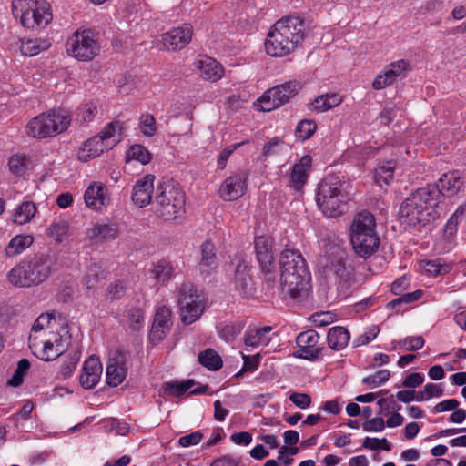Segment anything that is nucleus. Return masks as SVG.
I'll list each match as a JSON object with an SVG mask.
<instances>
[{
  "instance_id": "obj_1",
  "label": "nucleus",
  "mask_w": 466,
  "mask_h": 466,
  "mask_svg": "<svg viewBox=\"0 0 466 466\" xmlns=\"http://www.w3.org/2000/svg\"><path fill=\"white\" fill-rule=\"evenodd\" d=\"M28 343L33 354L38 359L55 360L70 346L68 324L55 313H43L33 324Z\"/></svg>"
},
{
  "instance_id": "obj_2",
  "label": "nucleus",
  "mask_w": 466,
  "mask_h": 466,
  "mask_svg": "<svg viewBox=\"0 0 466 466\" xmlns=\"http://www.w3.org/2000/svg\"><path fill=\"white\" fill-rule=\"evenodd\" d=\"M440 202V191L433 185H428L411 193L400 208V219L408 228L427 225L436 215Z\"/></svg>"
},
{
  "instance_id": "obj_3",
  "label": "nucleus",
  "mask_w": 466,
  "mask_h": 466,
  "mask_svg": "<svg viewBox=\"0 0 466 466\" xmlns=\"http://www.w3.org/2000/svg\"><path fill=\"white\" fill-rule=\"evenodd\" d=\"M306 34L304 21L297 16H289L277 21L265 39L266 53L273 57H283L302 43Z\"/></svg>"
},
{
  "instance_id": "obj_4",
  "label": "nucleus",
  "mask_w": 466,
  "mask_h": 466,
  "mask_svg": "<svg viewBox=\"0 0 466 466\" xmlns=\"http://www.w3.org/2000/svg\"><path fill=\"white\" fill-rule=\"evenodd\" d=\"M56 261L47 253H36L20 260L6 273L7 282L15 288H33L46 282L54 273Z\"/></svg>"
},
{
  "instance_id": "obj_5",
  "label": "nucleus",
  "mask_w": 466,
  "mask_h": 466,
  "mask_svg": "<svg viewBox=\"0 0 466 466\" xmlns=\"http://www.w3.org/2000/svg\"><path fill=\"white\" fill-rule=\"evenodd\" d=\"M350 199V185L339 176H327L319 184L316 203L327 217L337 218L345 213Z\"/></svg>"
},
{
  "instance_id": "obj_6",
  "label": "nucleus",
  "mask_w": 466,
  "mask_h": 466,
  "mask_svg": "<svg viewBox=\"0 0 466 466\" xmlns=\"http://www.w3.org/2000/svg\"><path fill=\"white\" fill-rule=\"evenodd\" d=\"M280 285L292 298H297L309 289L310 274L305 260L297 249L286 248L280 253Z\"/></svg>"
},
{
  "instance_id": "obj_7",
  "label": "nucleus",
  "mask_w": 466,
  "mask_h": 466,
  "mask_svg": "<svg viewBox=\"0 0 466 466\" xmlns=\"http://www.w3.org/2000/svg\"><path fill=\"white\" fill-rule=\"evenodd\" d=\"M350 243L355 253L361 258H369L380 246L373 215L362 210L357 213L350 225Z\"/></svg>"
},
{
  "instance_id": "obj_8",
  "label": "nucleus",
  "mask_w": 466,
  "mask_h": 466,
  "mask_svg": "<svg viewBox=\"0 0 466 466\" xmlns=\"http://www.w3.org/2000/svg\"><path fill=\"white\" fill-rule=\"evenodd\" d=\"M71 114L63 108L49 110L32 117L25 125V134L36 139L55 137L71 125Z\"/></svg>"
},
{
  "instance_id": "obj_9",
  "label": "nucleus",
  "mask_w": 466,
  "mask_h": 466,
  "mask_svg": "<svg viewBox=\"0 0 466 466\" xmlns=\"http://www.w3.org/2000/svg\"><path fill=\"white\" fill-rule=\"evenodd\" d=\"M11 10L24 27L32 30L46 27L53 19L50 5L46 0H12Z\"/></svg>"
},
{
  "instance_id": "obj_10",
  "label": "nucleus",
  "mask_w": 466,
  "mask_h": 466,
  "mask_svg": "<svg viewBox=\"0 0 466 466\" xmlns=\"http://www.w3.org/2000/svg\"><path fill=\"white\" fill-rule=\"evenodd\" d=\"M185 194L173 181H163L157 187L155 212L166 220H173L184 212Z\"/></svg>"
},
{
  "instance_id": "obj_11",
  "label": "nucleus",
  "mask_w": 466,
  "mask_h": 466,
  "mask_svg": "<svg viewBox=\"0 0 466 466\" xmlns=\"http://www.w3.org/2000/svg\"><path fill=\"white\" fill-rule=\"evenodd\" d=\"M177 292L181 321L185 325L194 323L205 310L207 303L205 294L191 283H183L177 288Z\"/></svg>"
},
{
  "instance_id": "obj_12",
  "label": "nucleus",
  "mask_w": 466,
  "mask_h": 466,
  "mask_svg": "<svg viewBox=\"0 0 466 466\" xmlns=\"http://www.w3.org/2000/svg\"><path fill=\"white\" fill-rule=\"evenodd\" d=\"M345 252L339 247L330 248V253L321 262L325 278L339 289H347L353 280L352 268L346 266Z\"/></svg>"
},
{
  "instance_id": "obj_13",
  "label": "nucleus",
  "mask_w": 466,
  "mask_h": 466,
  "mask_svg": "<svg viewBox=\"0 0 466 466\" xmlns=\"http://www.w3.org/2000/svg\"><path fill=\"white\" fill-rule=\"evenodd\" d=\"M66 49L70 56L88 62L98 55L100 46L90 30H76L67 38Z\"/></svg>"
},
{
  "instance_id": "obj_14",
  "label": "nucleus",
  "mask_w": 466,
  "mask_h": 466,
  "mask_svg": "<svg viewBox=\"0 0 466 466\" xmlns=\"http://www.w3.org/2000/svg\"><path fill=\"white\" fill-rule=\"evenodd\" d=\"M301 86L297 80H290L268 88L257 99L256 105L259 110L269 112L287 104L294 97Z\"/></svg>"
},
{
  "instance_id": "obj_15",
  "label": "nucleus",
  "mask_w": 466,
  "mask_h": 466,
  "mask_svg": "<svg viewBox=\"0 0 466 466\" xmlns=\"http://www.w3.org/2000/svg\"><path fill=\"white\" fill-rule=\"evenodd\" d=\"M411 70L410 62L406 59H399L385 66L375 76L371 87L374 90H382L392 86L399 78L406 77Z\"/></svg>"
},
{
  "instance_id": "obj_16",
  "label": "nucleus",
  "mask_w": 466,
  "mask_h": 466,
  "mask_svg": "<svg viewBox=\"0 0 466 466\" xmlns=\"http://www.w3.org/2000/svg\"><path fill=\"white\" fill-rule=\"evenodd\" d=\"M84 201L89 209L102 211L111 203L108 188L102 182L90 183L85 190Z\"/></svg>"
},
{
  "instance_id": "obj_17",
  "label": "nucleus",
  "mask_w": 466,
  "mask_h": 466,
  "mask_svg": "<svg viewBox=\"0 0 466 466\" xmlns=\"http://www.w3.org/2000/svg\"><path fill=\"white\" fill-rule=\"evenodd\" d=\"M193 27L189 24L174 27L161 36V46L168 51L184 48L192 39Z\"/></svg>"
},
{
  "instance_id": "obj_18",
  "label": "nucleus",
  "mask_w": 466,
  "mask_h": 466,
  "mask_svg": "<svg viewBox=\"0 0 466 466\" xmlns=\"http://www.w3.org/2000/svg\"><path fill=\"white\" fill-rule=\"evenodd\" d=\"M172 326V311L167 306H159L156 309L153 324L149 332V339L157 344L162 341L169 332Z\"/></svg>"
},
{
  "instance_id": "obj_19",
  "label": "nucleus",
  "mask_w": 466,
  "mask_h": 466,
  "mask_svg": "<svg viewBox=\"0 0 466 466\" xmlns=\"http://www.w3.org/2000/svg\"><path fill=\"white\" fill-rule=\"evenodd\" d=\"M248 175L244 172L228 177L221 184L218 195L224 201H233L244 195Z\"/></svg>"
},
{
  "instance_id": "obj_20",
  "label": "nucleus",
  "mask_w": 466,
  "mask_h": 466,
  "mask_svg": "<svg viewBox=\"0 0 466 466\" xmlns=\"http://www.w3.org/2000/svg\"><path fill=\"white\" fill-rule=\"evenodd\" d=\"M127 358L118 351L113 352L108 360L106 370V380L108 385L116 387L120 385L127 376Z\"/></svg>"
},
{
  "instance_id": "obj_21",
  "label": "nucleus",
  "mask_w": 466,
  "mask_h": 466,
  "mask_svg": "<svg viewBox=\"0 0 466 466\" xmlns=\"http://www.w3.org/2000/svg\"><path fill=\"white\" fill-rule=\"evenodd\" d=\"M195 66L199 76L205 81L216 83L225 76V68L222 64L208 56H198Z\"/></svg>"
},
{
  "instance_id": "obj_22",
  "label": "nucleus",
  "mask_w": 466,
  "mask_h": 466,
  "mask_svg": "<svg viewBox=\"0 0 466 466\" xmlns=\"http://www.w3.org/2000/svg\"><path fill=\"white\" fill-rule=\"evenodd\" d=\"M120 234L119 227L113 222H96L92 224L86 232V238L95 244L115 240Z\"/></svg>"
},
{
  "instance_id": "obj_23",
  "label": "nucleus",
  "mask_w": 466,
  "mask_h": 466,
  "mask_svg": "<svg viewBox=\"0 0 466 466\" xmlns=\"http://www.w3.org/2000/svg\"><path fill=\"white\" fill-rule=\"evenodd\" d=\"M102 370V364L99 359L90 356L83 364L79 376L80 385L86 390L93 389L99 382Z\"/></svg>"
},
{
  "instance_id": "obj_24",
  "label": "nucleus",
  "mask_w": 466,
  "mask_h": 466,
  "mask_svg": "<svg viewBox=\"0 0 466 466\" xmlns=\"http://www.w3.org/2000/svg\"><path fill=\"white\" fill-rule=\"evenodd\" d=\"M312 158L309 155L303 156L291 168L288 186L296 191L300 190L307 183L311 170Z\"/></svg>"
},
{
  "instance_id": "obj_25",
  "label": "nucleus",
  "mask_w": 466,
  "mask_h": 466,
  "mask_svg": "<svg viewBox=\"0 0 466 466\" xmlns=\"http://www.w3.org/2000/svg\"><path fill=\"white\" fill-rule=\"evenodd\" d=\"M155 176L147 174L134 185L131 198L139 208L147 206L152 200Z\"/></svg>"
},
{
  "instance_id": "obj_26",
  "label": "nucleus",
  "mask_w": 466,
  "mask_h": 466,
  "mask_svg": "<svg viewBox=\"0 0 466 466\" xmlns=\"http://www.w3.org/2000/svg\"><path fill=\"white\" fill-rule=\"evenodd\" d=\"M319 339V336L314 330L301 332L296 339L299 356L307 360L316 359L320 351L318 348Z\"/></svg>"
},
{
  "instance_id": "obj_27",
  "label": "nucleus",
  "mask_w": 466,
  "mask_h": 466,
  "mask_svg": "<svg viewBox=\"0 0 466 466\" xmlns=\"http://www.w3.org/2000/svg\"><path fill=\"white\" fill-rule=\"evenodd\" d=\"M255 248L258 260L265 272H270L274 268V256L272 253V240L264 236L255 238Z\"/></svg>"
},
{
  "instance_id": "obj_28",
  "label": "nucleus",
  "mask_w": 466,
  "mask_h": 466,
  "mask_svg": "<svg viewBox=\"0 0 466 466\" xmlns=\"http://www.w3.org/2000/svg\"><path fill=\"white\" fill-rule=\"evenodd\" d=\"M463 184L462 178L458 171H451L441 175L436 185H433L440 191L441 196L451 197L456 195Z\"/></svg>"
},
{
  "instance_id": "obj_29",
  "label": "nucleus",
  "mask_w": 466,
  "mask_h": 466,
  "mask_svg": "<svg viewBox=\"0 0 466 466\" xmlns=\"http://www.w3.org/2000/svg\"><path fill=\"white\" fill-rule=\"evenodd\" d=\"M233 285L236 291L241 297L252 295L251 279L248 270V266L244 261L238 260L235 266Z\"/></svg>"
},
{
  "instance_id": "obj_30",
  "label": "nucleus",
  "mask_w": 466,
  "mask_h": 466,
  "mask_svg": "<svg viewBox=\"0 0 466 466\" xmlns=\"http://www.w3.org/2000/svg\"><path fill=\"white\" fill-rule=\"evenodd\" d=\"M216 247L210 240H206L200 246L198 270L203 274H209L218 268Z\"/></svg>"
},
{
  "instance_id": "obj_31",
  "label": "nucleus",
  "mask_w": 466,
  "mask_h": 466,
  "mask_svg": "<svg viewBox=\"0 0 466 466\" xmlns=\"http://www.w3.org/2000/svg\"><path fill=\"white\" fill-rule=\"evenodd\" d=\"M122 124L118 121L108 123L101 132L96 136L106 150L113 148L122 140Z\"/></svg>"
},
{
  "instance_id": "obj_32",
  "label": "nucleus",
  "mask_w": 466,
  "mask_h": 466,
  "mask_svg": "<svg viewBox=\"0 0 466 466\" xmlns=\"http://www.w3.org/2000/svg\"><path fill=\"white\" fill-rule=\"evenodd\" d=\"M102 144L103 142L96 136L90 137L78 147L77 159L81 162H87L99 157L103 152L107 151Z\"/></svg>"
},
{
  "instance_id": "obj_33",
  "label": "nucleus",
  "mask_w": 466,
  "mask_h": 466,
  "mask_svg": "<svg viewBox=\"0 0 466 466\" xmlns=\"http://www.w3.org/2000/svg\"><path fill=\"white\" fill-rule=\"evenodd\" d=\"M343 101L338 93H327L314 98L308 106L310 111L323 113L339 106Z\"/></svg>"
},
{
  "instance_id": "obj_34",
  "label": "nucleus",
  "mask_w": 466,
  "mask_h": 466,
  "mask_svg": "<svg viewBox=\"0 0 466 466\" xmlns=\"http://www.w3.org/2000/svg\"><path fill=\"white\" fill-rule=\"evenodd\" d=\"M10 171L16 176H24L34 167L31 157L25 153L13 154L8 160Z\"/></svg>"
},
{
  "instance_id": "obj_35",
  "label": "nucleus",
  "mask_w": 466,
  "mask_h": 466,
  "mask_svg": "<svg viewBox=\"0 0 466 466\" xmlns=\"http://www.w3.org/2000/svg\"><path fill=\"white\" fill-rule=\"evenodd\" d=\"M350 339V332L340 326L330 328L327 336L329 346L335 350L344 349L349 344Z\"/></svg>"
},
{
  "instance_id": "obj_36",
  "label": "nucleus",
  "mask_w": 466,
  "mask_h": 466,
  "mask_svg": "<svg viewBox=\"0 0 466 466\" xmlns=\"http://www.w3.org/2000/svg\"><path fill=\"white\" fill-rule=\"evenodd\" d=\"M33 241L34 238L31 235H16L5 247V254L8 258L20 255L33 244Z\"/></svg>"
},
{
  "instance_id": "obj_37",
  "label": "nucleus",
  "mask_w": 466,
  "mask_h": 466,
  "mask_svg": "<svg viewBox=\"0 0 466 466\" xmlns=\"http://www.w3.org/2000/svg\"><path fill=\"white\" fill-rule=\"evenodd\" d=\"M420 270L430 277L445 275L451 270V264L444 262L441 258L432 260H421L419 264Z\"/></svg>"
},
{
  "instance_id": "obj_38",
  "label": "nucleus",
  "mask_w": 466,
  "mask_h": 466,
  "mask_svg": "<svg viewBox=\"0 0 466 466\" xmlns=\"http://www.w3.org/2000/svg\"><path fill=\"white\" fill-rule=\"evenodd\" d=\"M271 329H272L269 326L249 329L245 336L246 346L257 348L268 345L270 340L268 334Z\"/></svg>"
},
{
  "instance_id": "obj_39",
  "label": "nucleus",
  "mask_w": 466,
  "mask_h": 466,
  "mask_svg": "<svg viewBox=\"0 0 466 466\" xmlns=\"http://www.w3.org/2000/svg\"><path fill=\"white\" fill-rule=\"evenodd\" d=\"M50 46L51 42L48 39L30 38L22 40L20 49L25 56H34L46 51Z\"/></svg>"
},
{
  "instance_id": "obj_40",
  "label": "nucleus",
  "mask_w": 466,
  "mask_h": 466,
  "mask_svg": "<svg viewBox=\"0 0 466 466\" xmlns=\"http://www.w3.org/2000/svg\"><path fill=\"white\" fill-rule=\"evenodd\" d=\"M396 163L393 160L379 164L374 170V178L380 187L388 186L393 179Z\"/></svg>"
},
{
  "instance_id": "obj_41",
  "label": "nucleus",
  "mask_w": 466,
  "mask_h": 466,
  "mask_svg": "<svg viewBox=\"0 0 466 466\" xmlns=\"http://www.w3.org/2000/svg\"><path fill=\"white\" fill-rule=\"evenodd\" d=\"M36 207L31 201L23 202L18 206L14 214V222L18 225L28 223L35 215Z\"/></svg>"
},
{
  "instance_id": "obj_42",
  "label": "nucleus",
  "mask_w": 466,
  "mask_h": 466,
  "mask_svg": "<svg viewBox=\"0 0 466 466\" xmlns=\"http://www.w3.org/2000/svg\"><path fill=\"white\" fill-rule=\"evenodd\" d=\"M174 270V266L170 262L160 261L152 267L151 273L157 283L166 284L171 279Z\"/></svg>"
},
{
  "instance_id": "obj_43",
  "label": "nucleus",
  "mask_w": 466,
  "mask_h": 466,
  "mask_svg": "<svg viewBox=\"0 0 466 466\" xmlns=\"http://www.w3.org/2000/svg\"><path fill=\"white\" fill-rule=\"evenodd\" d=\"M69 225L64 219L53 221L46 228V235L56 242L61 243L67 238Z\"/></svg>"
},
{
  "instance_id": "obj_44",
  "label": "nucleus",
  "mask_w": 466,
  "mask_h": 466,
  "mask_svg": "<svg viewBox=\"0 0 466 466\" xmlns=\"http://www.w3.org/2000/svg\"><path fill=\"white\" fill-rule=\"evenodd\" d=\"M125 318V324L132 330H139L144 325L145 314L140 307L129 308Z\"/></svg>"
},
{
  "instance_id": "obj_45",
  "label": "nucleus",
  "mask_w": 466,
  "mask_h": 466,
  "mask_svg": "<svg viewBox=\"0 0 466 466\" xmlns=\"http://www.w3.org/2000/svg\"><path fill=\"white\" fill-rule=\"evenodd\" d=\"M198 360L207 369L217 370L222 367L220 356L212 349H208L198 355Z\"/></svg>"
},
{
  "instance_id": "obj_46",
  "label": "nucleus",
  "mask_w": 466,
  "mask_h": 466,
  "mask_svg": "<svg viewBox=\"0 0 466 466\" xmlns=\"http://www.w3.org/2000/svg\"><path fill=\"white\" fill-rule=\"evenodd\" d=\"M97 114V106L89 101L82 104L76 111V119L81 123H89L94 120Z\"/></svg>"
},
{
  "instance_id": "obj_47",
  "label": "nucleus",
  "mask_w": 466,
  "mask_h": 466,
  "mask_svg": "<svg viewBox=\"0 0 466 466\" xmlns=\"http://www.w3.org/2000/svg\"><path fill=\"white\" fill-rule=\"evenodd\" d=\"M127 160H136L143 165H147L151 160V154L141 145H133L127 152Z\"/></svg>"
},
{
  "instance_id": "obj_48",
  "label": "nucleus",
  "mask_w": 466,
  "mask_h": 466,
  "mask_svg": "<svg viewBox=\"0 0 466 466\" xmlns=\"http://www.w3.org/2000/svg\"><path fill=\"white\" fill-rule=\"evenodd\" d=\"M193 386L192 380L181 382H167L163 386L164 393L168 396L179 397Z\"/></svg>"
},
{
  "instance_id": "obj_49",
  "label": "nucleus",
  "mask_w": 466,
  "mask_h": 466,
  "mask_svg": "<svg viewBox=\"0 0 466 466\" xmlns=\"http://www.w3.org/2000/svg\"><path fill=\"white\" fill-rule=\"evenodd\" d=\"M464 211L465 208L462 206L459 207L447 221L443 230L444 236L447 238H451L455 236L459 222L462 219Z\"/></svg>"
},
{
  "instance_id": "obj_50",
  "label": "nucleus",
  "mask_w": 466,
  "mask_h": 466,
  "mask_svg": "<svg viewBox=\"0 0 466 466\" xmlns=\"http://www.w3.org/2000/svg\"><path fill=\"white\" fill-rule=\"evenodd\" d=\"M100 279L99 267L96 264H93L87 268L82 284L86 289L93 290L96 289Z\"/></svg>"
},
{
  "instance_id": "obj_51",
  "label": "nucleus",
  "mask_w": 466,
  "mask_h": 466,
  "mask_svg": "<svg viewBox=\"0 0 466 466\" xmlns=\"http://www.w3.org/2000/svg\"><path fill=\"white\" fill-rule=\"evenodd\" d=\"M443 394V389L441 384L427 383L423 390L417 394L416 401H425L434 397H441Z\"/></svg>"
},
{
  "instance_id": "obj_52",
  "label": "nucleus",
  "mask_w": 466,
  "mask_h": 466,
  "mask_svg": "<svg viewBox=\"0 0 466 466\" xmlns=\"http://www.w3.org/2000/svg\"><path fill=\"white\" fill-rule=\"evenodd\" d=\"M139 128L143 135L147 137H153L157 131L154 116L149 113H143L139 119Z\"/></svg>"
},
{
  "instance_id": "obj_53",
  "label": "nucleus",
  "mask_w": 466,
  "mask_h": 466,
  "mask_svg": "<svg viewBox=\"0 0 466 466\" xmlns=\"http://www.w3.org/2000/svg\"><path fill=\"white\" fill-rule=\"evenodd\" d=\"M317 125L314 121L305 119L300 121L296 128V135L298 138L306 140L309 138L316 131Z\"/></svg>"
},
{
  "instance_id": "obj_54",
  "label": "nucleus",
  "mask_w": 466,
  "mask_h": 466,
  "mask_svg": "<svg viewBox=\"0 0 466 466\" xmlns=\"http://www.w3.org/2000/svg\"><path fill=\"white\" fill-rule=\"evenodd\" d=\"M310 321L316 327H325L335 321V314L330 311H319L312 314Z\"/></svg>"
},
{
  "instance_id": "obj_55",
  "label": "nucleus",
  "mask_w": 466,
  "mask_h": 466,
  "mask_svg": "<svg viewBox=\"0 0 466 466\" xmlns=\"http://www.w3.org/2000/svg\"><path fill=\"white\" fill-rule=\"evenodd\" d=\"M398 346L405 350H419L424 346V339L420 336L408 337L400 339Z\"/></svg>"
},
{
  "instance_id": "obj_56",
  "label": "nucleus",
  "mask_w": 466,
  "mask_h": 466,
  "mask_svg": "<svg viewBox=\"0 0 466 466\" xmlns=\"http://www.w3.org/2000/svg\"><path fill=\"white\" fill-rule=\"evenodd\" d=\"M390 378V371L387 370H381L376 373L370 375L363 379V382L370 385L371 387H378L385 383Z\"/></svg>"
},
{
  "instance_id": "obj_57",
  "label": "nucleus",
  "mask_w": 466,
  "mask_h": 466,
  "mask_svg": "<svg viewBox=\"0 0 466 466\" xmlns=\"http://www.w3.org/2000/svg\"><path fill=\"white\" fill-rule=\"evenodd\" d=\"M126 292V287L122 281L111 283L106 289V298L110 300L121 299Z\"/></svg>"
},
{
  "instance_id": "obj_58",
  "label": "nucleus",
  "mask_w": 466,
  "mask_h": 466,
  "mask_svg": "<svg viewBox=\"0 0 466 466\" xmlns=\"http://www.w3.org/2000/svg\"><path fill=\"white\" fill-rule=\"evenodd\" d=\"M244 142L242 143H236L230 146H228L225 147L218 155L217 167L218 169H224L227 165V161L228 157L231 156V154L237 150L240 146H242Z\"/></svg>"
},
{
  "instance_id": "obj_59",
  "label": "nucleus",
  "mask_w": 466,
  "mask_h": 466,
  "mask_svg": "<svg viewBox=\"0 0 466 466\" xmlns=\"http://www.w3.org/2000/svg\"><path fill=\"white\" fill-rule=\"evenodd\" d=\"M106 431L115 432L116 435H126L129 431V426L119 420L112 419L105 425Z\"/></svg>"
},
{
  "instance_id": "obj_60",
  "label": "nucleus",
  "mask_w": 466,
  "mask_h": 466,
  "mask_svg": "<svg viewBox=\"0 0 466 466\" xmlns=\"http://www.w3.org/2000/svg\"><path fill=\"white\" fill-rule=\"evenodd\" d=\"M284 147V143L279 138L269 139L263 147V155L265 157L279 153Z\"/></svg>"
},
{
  "instance_id": "obj_61",
  "label": "nucleus",
  "mask_w": 466,
  "mask_h": 466,
  "mask_svg": "<svg viewBox=\"0 0 466 466\" xmlns=\"http://www.w3.org/2000/svg\"><path fill=\"white\" fill-rule=\"evenodd\" d=\"M289 400L298 408L305 410L311 404V398L307 393L293 392L289 395Z\"/></svg>"
},
{
  "instance_id": "obj_62",
  "label": "nucleus",
  "mask_w": 466,
  "mask_h": 466,
  "mask_svg": "<svg viewBox=\"0 0 466 466\" xmlns=\"http://www.w3.org/2000/svg\"><path fill=\"white\" fill-rule=\"evenodd\" d=\"M242 327L240 324H233L225 326L220 331V337L227 340L234 339L238 335L240 334Z\"/></svg>"
},
{
  "instance_id": "obj_63",
  "label": "nucleus",
  "mask_w": 466,
  "mask_h": 466,
  "mask_svg": "<svg viewBox=\"0 0 466 466\" xmlns=\"http://www.w3.org/2000/svg\"><path fill=\"white\" fill-rule=\"evenodd\" d=\"M203 438V434L199 431H194L190 434L182 436L178 440V443L182 447H189L193 445H197L201 441Z\"/></svg>"
},
{
  "instance_id": "obj_64",
  "label": "nucleus",
  "mask_w": 466,
  "mask_h": 466,
  "mask_svg": "<svg viewBox=\"0 0 466 466\" xmlns=\"http://www.w3.org/2000/svg\"><path fill=\"white\" fill-rule=\"evenodd\" d=\"M384 428H385V421L380 417H376L371 420H369L363 424V430L368 432L382 431L384 430Z\"/></svg>"
}]
</instances>
